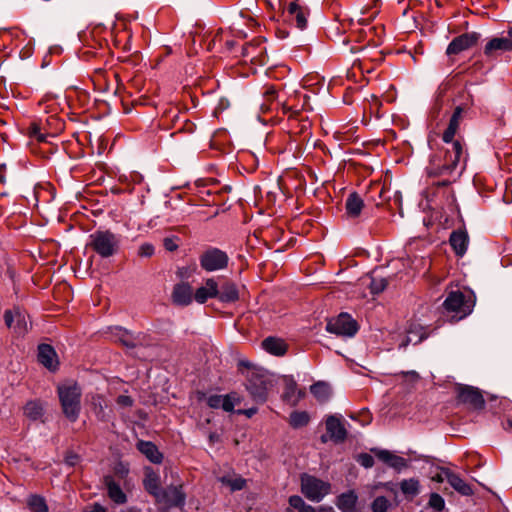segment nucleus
<instances>
[{"mask_svg":"<svg viewBox=\"0 0 512 512\" xmlns=\"http://www.w3.org/2000/svg\"><path fill=\"white\" fill-rule=\"evenodd\" d=\"M467 153L464 142H454L437 150L430 158L426 168L429 177L450 176L460 166L465 168Z\"/></svg>","mask_w":512,"mask_h":512,"instance_id":"f257e3e1","label":"nucleus"},{"mask_svg":"<svg viewBox=\"0 0 512 512\" xmlns=\"http://www.w3.org/2000/svg\"><path fill=\"white\" fill-rule=\"evenodd\" d=\"M246 390L258 404H263L268 399V393L273 386L272 376L265 369H254L246 374Z\"/></svg>","mask_w":512,"mask_h":512,"instance_id":"f03ea898","label":"nucleus"},{"mask_svg":"<svg viewBox=\"0 0 512 512\" xmlns=\"http://www.w3.org/2000/svg\"><path fill=\"white\" fill-rule=\"evenodd\" d=\"M88 246L100 257L110 258L120 249V236L110 230H96L89 236Z\"/></svg>","mask_w":512,"mask_h":512,"instance_id":"7ed1b4c3","label":"nucleus"},{"mask_svg":"<svg viewBox=\"0 0 512 512\" xmlns=\"http://www.w3.org/2000/svg\"><path fill=\"white\" fill-rule=\"evenodd\" d=\"M474 299L471 291H450L443 302L444 310L452 313V317L461 320L468 316L474 307Z\"/></svg>","mask_w":512,"mask_h":512,"instance_id":"20e7f679","label":"nucleus"},{"mask_svg":"<svg viewBox=\"0 0 512 512\" xmlns=\"http://www.w3.org/2000/svg\"><path fill=\"white\" fill-rule=\"evenodd\" d=\"M58 395L64 415L75 422L80 414L81 389L77 384L58 387Z\"/></svg>","mask_w":512,"mask_h":512,"instance_id":"39448f33","label":"nucleus"},{"mask_svg":"<svg viewBox=\"0 0 512 512\" xmlns=\"http://www.w3.org/2000/svg\"><path fill=\"white\" fill-rule=\"evenodd\" d=\"M301 492L313 502H320L331 492V484L315 476L303 475L301 477Z\"/></svg>","mask_w":512,"mask_h":512,"instance_id":"423d86ee","label":"nucleus"},{"mask_svg":"<svg viewBox=\"0 0 512 512\" xmlns=\"http://www.w3.org/2000/svg\"><path fill=\"white\" fill-rule=\"evenodd\" d=\"M201 268L206 272H214L226 269L229 257L225 251L216 247H209L199 256Z\"/></svg>","mask_w":512,"mask_h":512,"instance_id":"0eeeda50","label":"nucleus"},{"mask_svg":"<svg viewBox=\"0 0 512 512\" xmlns=\"http://www.w3.org/2000/svg\"><path fill=\"white\" fill-rule=\"evenodd\" d=\"M326 330L337 336L352 337L357 333L358 325L349 314L341 313L327 322Z\"/></svg>","mask_w":512,"mask_h":512,"instance_id":"6e6552de","label":"nucleus"},{"mask_svg":"<svg viewBox=\"0 0 512 512\" xmlns=\"http://www.w3.org/2000/svg\"><path fill=\"white\" fill-rule=\"evenodd\" d=\"M481 34L475 31L463 33L455 37L446 49L447 55H457L477 45Z\"/></svg>","mask_w":512,"mask_h":512,"instance_id":"1a4fd4ad","label":"nucleus"},{"mask_svg":"<svg viewBox=\"0 0 512 512\" xmlns=\"http://www.w3.org/2000/svg\"><path fill=\"white\" fill-rule=\"evenodd\" d=\"M504 52H512V38L493 37L485 45L483 53L488 59H497Z\"/></svg>","mask_w":512,"mask_h":512,"instance_id":"9d476101","label":"nucleus"},{"mask_svg":"<svg viewBox=\"0 0 512 512\" xmlns=\"http://www.w3.org/2000/svg\"><path fill=\"white\" fill-rule=\"evenodd\" d=\"M288 20L293 23L297 28L303 30L306 28L309 11L306 7L300 5L298 0L292 1L286 8Z\"/></svg>","mask_w":512,"mask_h":512,"instance_id":"9b49d317","label":"nucleus"},{"mask_svg":"<svg viewBox=\"0 0 512 512\" xmlns=\"http://www.w3.org/2000/svg\"><path fill=\"white\" fill-rule=\"evenodd\" d=\"M185 501V495L181 486H169L162 489L160 495L156 498L157 503L165 506H179Z\"/></svg>","mask_w":512,"mask_h":512,"instance_id":"f8f14e48","label":"nucleus"},{"mask_svg":"<svg viewBox=\"0 0 512 512\" xmlns=\"http://www.w3.org/2000/svg\"><path fill=\"white\" fill-rule=\"evenodd\" d=\"M458 400L459 402L468 404L475 409L482 408L485 403L480 391L470 386H461L458 388Z\"/></svg>","mask_w":512,"mask_h":512,"instance_id":"ddd939ff","label":"nucleus"},{"mask_svg":"<svg viewBox=\"0 0 512 512\" xmlns=\"http://www.w3.org/2000/svg\"><path fill=\"white\" fill-rule=\"evenodd\" d=\"M335 505L341 512H363V507L358 504V495L354 490L338 495Z\"/></svg>","mask_w":512,"mask_h":512,"instance_id":"4468645a","label":"nucleus"},{"mask_svg":"<svg viewBox=\"0 0 512 512\" xmlns=\"http://www.w3.org/2000/svg\"><path fill=\"white\" fill-rule=\"evenodd\" d=\"M4 321L8 328L13 329L18 335H23L28 332V325L25 320V315L18 309L6 310L4 313Z\"/></svg>","mask_w":512,"mask_h":512,"instance_id":"2eb2a0df","label":"nucleus"},{"mask_svg":"<svg viewBox=\"0 0 512 512\" xmlns=\"http://www.w3.org/2000/svg\"><path fill=\"white\" fill-rule=\"evenodd\" d=\"M463 109L460 106H457L449 120L448 126L443 132L442 140L446 145H452L454 142H463L459 138H455L456 133L460 126V120L462 117Z\"/></svg>","mask_w":512,"mask_h":512,"instance_id":"dca6fc26","label":"nucleus"},{"mask_svg":"<svg viewBox=\"0 0 512 512\" xmlns=\"http://www.w3.org/2000/svg\"><path fill=\"white\" fill-rule=\"evenodd\" d=\"M326 430L330 440L335 443L344 442L347 437V431L340 418L336 416H328L325 421Z\"/></svg>","mask_w":512,"mask_h":512,"instance_id":"f3484780","label":"nucleus"},{"mask_svg":"<svg viewBox=\"0 0 512 512\" xmlns=\"http://www.w3.org/2000/svg\"><path fill=\"white\" fill-rule=\"evenodd\" d=\"M304 396L305 392L301 389H298V385L293 377H284V391L282 395L284 401L292 406H295Z\"/></svg>","mask_w":512,"mask_h":512,"instance_id":"a211bd4d","label":"nucleus"},{"mask_svg":"<svg viewBox=\"0 0 512 512\" xmlns=\"http://www.w3.org/2000/svg\"><path fill=\"white\" fill-rule=\"evenodd\" d=\"M172 301L179 306H188L193 301L192 286L189 283L181 282L174 286Z\"/></svg>","mask_w":512,"mask_h":512,"instance_id":"6ab92c4d","label":"nucleus"},{"mask_svg":"<svg viewBox=\"0 0 512 512\" xmlns=\"http://www.w3.org/2000/svg\"><path fill=\"white\" fill-rule=\"evenodd\" d=\"M219 288L217 282L213 278H208L205 285L196 289L193 294V299L199 303L204 304L210 298H217Z\"/></svg>","mask_w":512,"mask_h":512,"instance_id":"aec40b11","label":"nucleus"},{"mask_svg":"<svg viewBox=\"0 0 512 512\" xmlns=\"http://www.w3.org/2000/svg\"><path fill=\"white\" fill-rule=\"evenodd\" d=\"M39 107L45 111L46 113H52L50 117L46 119L48 125L55 124V132L61 131L64 127V124L60 119H58L54 114H56L58 107L55 102V99L50 96H46L42 100L38 102Z\"/></svg>","mask_w":512,"mask_h":512,"instance_id":"412c9836","label":"nucleus"},{"mask_svg":"<svg viewBox=\"0 0 512 512\" xmlns=\"http://www.w3.org/2000/svg\"><path fill=\"white\" fill-rule=\"evenodd\" d=\"M373 452L379 460L399 472L408 467V461L405 458L395 455L389 450H373Z\"/></svg>","mask_w":512,"mask_h":512,"instance_id":"4be33fe9","label":"nucleus"},{"mask_svg":"<svg viewBox=\"0 0 512 512\" xmlns=\"http://www.w3.org/2000/svg\"><path fill=\"white\" fill-rule=\"evenodd\" d=\"M38 361L51 371H55L58 367L57 354L49 344H40L38 346Z\"/></svg>","mask_w":512,"mask_h":512,"instance_id":"5701e85b","label":"nucleus"},{"mask_svg":"<svg viewBox=\"0 0 512 512\" xmlns=\"http://www.w3.org/2000/svg\"><path fill=\"white\" fill-rule=\"evenodd\" d=\"M446 481L461 495L471 496L474 491L470 484L465 482L458 474L450 469H443Z\"/></svg>","mask_w":512,"mask_h":512,"instance_id":"b1692460","label":"nucleus"},{"mask_svg":"<svg viewBox=\"0 0 512 512\" xmlns=\"http://www.w3.org/2000/svg\"><path fill=\"white\" fill-rule=\"evenodd\" d=\"M279 88L275 85H265L263 87L262 96L264 101L260 105L262 113H268L277 108L279 104L276 102L278 98Z\"/></svg>","mask_w":512,"mask_h":512,"instance_id":"393cba45","label":"nucleus"},{"mask_svg":"<svg viewBox=\"0 0 512 512\" xmlns=\"http://www.w3.org/2000/svg\"><path fill=\"white\" fill-rule=\"evenodd\" d=\"M469 238L464 230L453 231L449 238V243L457 256H463L467 251Z\"/></svg>","mask_w":512,"mask_h":512,"instance_id":"a878e982","label":"nucleus"},{"mask_svg":"<svg viewBox=\"0 0 512 512\" xmlns=\"http://www.w3.org/2000/svg\"><path fill=\"white\" fill-rule=\"evenodd\" d=\"M137 449L146 456V458L154 463L160 464L163 460V455L157 446L151 441L139 440L136 444Z\"/></svg>","mask_w":512,"mask_h":512,"instance_id":"bb28decb","label":"nucleus"},{"mask_svg":"<svg viewBox=\"0 0 512 512\" xmlns=\"http://www.w3.org/2000/svg\"><path fill=\"white\" fill-rule=\"evenodd\" d=\"M104 484L107 488L109 498L116 504H124L127 501L126 494L112 476L104 477Z\"/></svg>","mask_w":512,"mask_h":512,"instance_id":"cd10ccee","label":"nucleus"},{"mask_svg":"<svg viewBox=\"0 0 512 512\" xmlns=\"http://www.w3.org/2000/svg\"><path fill=\"white\" fill-rule=\"evenodd\" d=\"M408 335L400 343L399 348L405 349L411 342L418 344L427 338V334L424 332V327L419 324L412 323L407 330Z\"/></svg>","mask_w":512,"mask_h":512,"instance_id":"c85d7f7f","label":"nucleus"},{"mask_svg":"<svg viewBox=\"0 0 512 512\" xmlns=\"http://www.w3.org/2000/svg\"><path fill=\"white\" fill-rule=\"evenodd\" d=\"M262 347L268 353L275 356H283L287 352L284 340L276 337H267L262 341Z\"/></svg>","mask_w":512,"mask_h":512,"instance_id":"c756f323","label":"nucleus"},{"mask_svg":"<svg viewBox=\"0 0 512 512\" xmlns=\"http://www.w3.org/2000/svg\"><path fill=\"white\" fill-rule=\"evenodd\" d=\"M112 336L116 342H119L127 348H134L140 343L138 338L134 337L128 330L121 327H115L112 330Z\"/></svg>","mask_w":512,"mask_h":512,"instance_id":"7c9ffc66","label":"nucleus"},{"mask_svg":"<svg viewBox=\"0 0 512 512\" xmlns=\"http://www.w3.org/2000/svg\"><path fill=\"white\" fill-rule=\"evenodd\" d=\"M217 298L221 302L232 303L239 299L238 288L235 283L227 281L219 289Z\"/></svg>","mask_w":512,"mask_h":512,"instance_id":"2f4dec72","label":"nucleus"},{"mask_svg":"<svg viewBox=\"0 0 512 512\" xmlns=\"http://www.w3.org/2000/svg\"><path fill=\"white\" fill-rule=\"evenodd\" d=\"M145 490L153 495L155 499L160 495L162 490L160 485V477L157 473L147 470L143 481Z\"/></svg>","mask_w":512,"mask_h":512,"instance_id":"473e14b6","label":"nucleus"},{"mask_svg":"<svg viewBox=\"0 0 512 512\" xmlns=\"http://www.w3.org/2000/svg\"><path fill=\"white\" fill-rule=\"evenodd\" d=\"M363 207L364 202L356 192L349 194L345 203L346 213L349 217H358Z\"/></svg>","mask_w":512,"mask_h":512,"instance_id":"72a5a7b5","label":"nucleus"},{"mask_svg":"<svg viewBox=\"0 0 512 512\" xmlns=\"http://www.w3.org/2000/svg\"><path fill=\"white\" fill-rule=\"evenodd\" d=\"M449 179H443L441 181L432 182L429 187L425 190V196L429 202H434L439 192H442V196L446 197L448 194L447 187L450 185Z\"/></svg>","mask_w":512,"mask_h":512,"instance_id":"f704fd0d","label":"nucleus"},{"mask_svg":"<svg viewBox=\"0 0 512 512\" xmlns=\"http://www.w3.org/2000/svg\"><path fill=\"white\" fill-rule=\"evenodd\" d=\"M23 413L31 421L40 420L44 415L43 404L38 400H30L23 407Z\"/></svg>","mask_w":512,"mask_h":512,"instance_id":"c9c22d12","label":"nucleus"},{"mask_svg":"<svg viewBox=\"0 0 512 512\" xmlns=\"http://www.w3.org/2000/svg\"><path fill=\"white\" fill-rule=\"evenodd\" d=\"M26 505L31 512H49L45 498L38 494H31L26 499Z\"/></svg>","mask_w":512,"mask_h":512,"instance_id":"e433bc0d","label":"nucleus"},{"mask_svg":"<svg viewBox=\"0 0 512 512\" xmlns=\"http://www.w3.org/2000/svg\"><path fill=\"white\" fill-rule=\"evenodd\" d=\"M289 507L285 512H317L311 505L305 503V501L298 495L289 497Z\"/></svg>","mask_w":512,"mask_h":512,"instance_id":"4c0bfd02","label":"nucleus"},{"mask_svg":"<svg viewBox=\"0 0 512 512\" xmlns=\"http://www.w3.org/2000/svg\"><path fill=\"white\" fill-rule=\"evenodd\" d=\"M400 490L406 497H415L420 493V481L417 478L404 479L400 482Z\"/></svg>","mask_w":512,"mask_h":512,"instance_id":"58836bf2","label":"nucleus"},{"mask_svg":"<svg viewBox=\"0 0 512 512\" xmlns=\"http://www.w3.org/2000/svg\"><path fill=\"white\" fill-rule=\"evenodd\" d=\"M91 406L92 410L100 421H106L107 415H106V403L105 399L102 395L96 394L91 397Z\"/></svg>","mask_w":512,"mask_h":512,"instance_id":"ea45409f","label":"nucleus"},{"mask_svg":"<svg viewBox=\"0 0 512 512\" xmlns=\"http://www.w3.org/2000/svg\"><path fill=\"white\" fill-rule=\"evenodd\" d=\"M219 480L223 485L229 487L232 492L242 490L246 486V480L240 476H223Z\"/></svg>","mask_w":512,"mask_h":512,"instance_id":"a19ab883","label":"nucleus"},{"mask_svg":"<svg viewBox=\"0 0 512 512\" xmlns=\"http://www.w3.org/2000/svg\"><path fill=\"white\" fill-rule=\"evenodd\" d=\"M264 50L265 48L260 46V41L254 40L245 44L243 54L246 57H250L251 60H255L262 55Z\"/></svg>","mask_w":512,"mask_h":512,"instance_id":"79ce46f5","label":"nucleus"},{"mask_svg":"<svg viewBox=\"0 0 512 512\" xmlns=\"http://www.w3.org/2000/svg\"><path fill=\"white\" fill-rule=\"evenodd\" d=\"M309 414L305 411H294L290 414L289 424L293 428H301L309 423Z\"/></svg>","mask_w":512,"mask_h":512,"instance_id":"37998d69","label":"nucleus"},{"mask_svg":"<svg viewBox=\"0 0 512 512\" xmlns=\"http://www.w3.org/2000/svg\"><path fill=\"white\" fill-rule=\"evenodd\" d=\"M43 128L41 123L32 122L28 127V135L30 138L36 139L38 142H46L47 136L49 135L46 132H42Z\"/></svg>","mask_w":512,"mask_h":512,"instance_id":"c03bdc74","label":"nucleus"},{"mask_svg":"<svg viewBox=\"0 0 512 512\" xmlns=\"http://www.w3.org/2000/svg\"><path fill=\"white\" fill-rule=\"evenodd\" d=\"M311 393L320 401H326L329 397V389L322 382L315 383L310 387Z\"/></svg>","mask_w":512,"mask_h":512,"instance_id":"a18cd8bd","label":"nucleus"},{"mask_svg":"<svg viewBox=\"0 0 512 512\" xmlns=\"http://www.w3.org/2000/svg\"><path fill=\"white\" fill-rule=\"evenodd\" d=\"M391 506V502L385 496H378L372 501L371 510L372 512H388Z\"/></svg>","mask_w":512,"mask_h":512,"instance_id":"49530a36","label":"nucleus"},{"mask_svg":"<svg viewBox=\"0 0 512 512\" xmlns=\"http://www.w3.org/2000/svg\"><path fill=\"white\" fill-rule=\"evenodd\" d=\"M428 506L440 512L445 508V501L440 494L434 492L429 496Z\"/></svg>","mask_w":512,"mask_h":512,"instance_id":"de8ad7c7","label":"nucleus"},{"mask_svg":"<svg viewBox=\"0 0 512 512\" xmlns=\"http://www.w3.org/2000/svg\"><path fill=\"white\" fill-rule=\"evenodd\" d=\"M221 400V408L226 412H232L235 402L239 403V399H236L235 394L222 395Z\"/></svg>","mask_w":512,"mask_h":512,"instance_id":"09e8293b","label":"nucleus"},{"mask_svg":"<svg viewBox=\"0 0 512 512\" xmlns=\"http://www.w3.org/2000/svg\"><path fill=\"white\" fill-rule=\"evenodd\" d=\"M388 285L386 278H372L370 283V290L373 294H379L385 290Z\"/></svg>","mask_w":512,"mask_h":512,"instance_id":"8fccbe9b","label":"nucleus"},{"mask_svg":"<svg viewBox=\"0 0 512 512\" xmlns=\"http://www.w3.org/2000/svg\"><path fill=\"white\" fill-rule=\"evenodd\" d=\"M238 371L246 377L247 373L252 372L254 369H262L261 367H257L252 364L250 361L246 359H240L237 364Z\"/></svg>","mask_w":512,"mask_h":512,"instance_id":"3c124183","label":"nucleus"},{"mask_svg":"<svg viewBox=\"0 0 512 512\" xmlns=\"http://www.w3.org/2000/svg\"><path fill=\"white\" fill-rule=\"evenodd\" d=\"M371 191L378 192L379 202H377L376 205H380V204H382L383 202H385V201H387L389 199V196H387L388 191L380 183L373 184L371 186Z\"/></svg>","mask_w":512,"mask_h":512,"instance_id":"603ef678","label":"nucleus"},{"mask_svg":"<svg viewBox=\"0 0 512 512\" xmlns=\"http://www.w3.org/2000/svg\"><path fill=\"white\" fill-rule=\"evenodd\" d=\"M357 461L361 466L365 468H371L374 465V458L368 453L360 454Z\"/></svg>","mask_w":512,"mask_h":512,"instance_id":"864d4df0","label":"nucleus"},{"mask_svg":"<svg viewBox=\"0 0 512 512\" xmlns=\"http://www.w3.org/2000/svg\"><path fill=\"white\" fill-rule=\"evenodd\" d=\"M154 254V246L151 243H143L138 249L140 257H151Z\"/></svg>","mask_w":512,"mask_h":512,"instance_id":"5fc2aeb1","label":"nucleus"},{"mask_svg":"<svg viewBox=\"0 0 512 512\" xmlns=\"http://www.w3.org/2000/svg\"><path fill=\"white\" fill-rule=\"evenodd\" d=\"M221 397L222 395H211L207 399V405L210 408L218 409L221 408Z\"/></svg>","mask_w":512,"mask_h":512,"instance_id":"6e6d98bb","label":"nucleus"},{"mask_svg":"<svg viewBox=\"0 0 512 512\" xmlns=\"http://www.w3.org/2000/svg\"><path fill=\"white\" fill-rule=\"evenodd\" d=\"M281 109H282L283 114H289V119L291 121H297V117L300 115L299 111L292 110L291 107H289L285 104H282Z\"/></svg>","mask_w":512,"mask_h":512,"instance_id":"4d7b16f0","label":"nucleus"},{"mask_svg":"<svg viewBox=\"0 0 512 512\" xmlns=\"http://www.w3.org/2000/svg\"><path fill=\"white\" fill-rule=\"evenodd\" d=\"M163 245L167 251H175L178 249V244L174 238L167 237L163 240Z\"/></svg>","mask_w":512,"mask_h":512,"instance_id":"13d9d810","label":"nucleus"},{"mask_svg":"<svg viewBox=\"0 0 512 512\" xmlns=\"http://www.w3.org/2000/svg\"><path fill=\"white\" fill-rule=\"evenodd\" d=\"M116 402L123 407H131L133 405V399L128 395L118 396Z\"/></svg>","mask_w":512,"mask_h":512,"instance_id":"bf43d9fd","label":"nucleus"},{"mask_svg":"<svg viewBox=\"0 0 512 512\" xmlns=\"http://www.w3.org/2000/svg\"><path fill=\"white\" fill-rule=\"evenodd\" d=\"M192 271L188 267H180L177 270V276L181 279L189 278Z\"/></svg>","mask_w":512,"mask_h":512,"instance_id":"052dcab7","label":"nucleus"},{"mask_svg":"<svg viewBox=\"0 0 512 512\" xmlns=\"http://www.w3.org/2000/svg\"><path fill=\"white\" fill-rule=\"evenodd\" d=\"M84 512H107L106 508L99 503H94L90 508Z\"/></svg>","mask_w":512,"mask_h":512,"instance_id":"680f3d73","label":"nucleus"},{"mask_svg":"<svg viewBox=\"0 0 512 512\" xmlns=\"http://www.w3.org/2000/svg\"><path fill=\"white\" fill-rule=\"evenodd\" d=\"M182 130H184L187 133H193L195 130V124L189 120H186L182 127Z\"/></svg>","mask_w":512,"mask_h":512,"instance_id":"e2e57ef3","label":"nucleus"},{"mask_svg":"<svg viewBox=\"0 0 512 512\" xmlns=\"http://www.w3.org/2000/svg\"><path fill=\"white\" fill-rule=\"evenodd\" d=\"M238 413L244 414L250 418L257 413V408L253 407V408H249V409H245V410H239Z\"/></svg>","mask_w":512,"mask_h":512,"instance_id":"0e129e2a","label":"nucleus"},{"mask_svg":"<svg viewBox=\"0 0 512 512\" xmlns=\"http://www.w3.org/2000/svg\"><path fill=\"white\" fill-rule=\"evenodd\" d=\"M300 122L301 123H300L299 132L302 133L309 129L310 123L307 120H300Z\"/></svg>","mask_w":512,"mask_h":512,"instance_id":"69168bd1","label":"nucleus"},{"mask_svg":"<svg viewBox=\"0 0 512 512\" xmlns=\"http://www.w3.org/2000/svg\"><path fill=\"white\" fill-rule=\"evenodd\" d=\"M502 425H503V428L505 430H512V419L511 418H506L503 422H502Z\"/></svg>","mask_w":512,"mask_h":512,"instance_id":"338daca9","label":"nucleus"},{"mask_svg":"<svg viewBox=\"0 0 512 512\" xmlns=\"http://www.w3.org/2000/svg\"><path fill=\"white\" fill-rule=\"evenodd\" d=\"M317 512H335L331 506H320Z\"/></svg>","mask_w":512,"mask_h":512,"instance_id":"774afa93","label":"nucleus"}]
</instances>
